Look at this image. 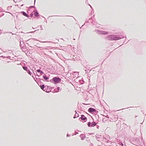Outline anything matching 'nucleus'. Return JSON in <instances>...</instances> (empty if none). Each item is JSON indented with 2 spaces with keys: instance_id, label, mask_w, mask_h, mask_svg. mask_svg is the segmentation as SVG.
I'll list each match as a JSON object with an SVG mask.
<instances>
[{
  "instance_id": "f257e3e1",
  "label": "nucleus",
  "mask_w": 146,
  "mask_h": 146,
  "mask_svg": "<svg viewBox=\"0 0 146 146\" xmlns=\"http://www.w3.org/2000/svg\"><path fill=\"white\" fill-rule=\"evenodd\" d=\"M126 37L124 36L122 34L118 35H111L107 36L106 39L108 40H116L120 39L121 38Z\"/></svg>"
},
{
  "instance_id": "f03ea898",
  "label": "nucleus",
  "mask_w": 146,
  "mask_h": 146,
  "mask_svg": "<svg viewBox=\"0 0 146 146\" xmlns=\"http://www.w3.org/2000/svg\"><path fill=\"white\" fill-rule=\"evenodd\" d=\"M131 143L134 145H140V142L141 141V139L139 137L133 138L130 140Z\"/></svg>"
},
{
  "instance_id": "7ed1b4c3",
  "label": "nucleus",
  "mask_w": 146,
  "mask_h": 146,
  "mask_svg": "<svg viewBox=\"0 0 146 146\" xmlns=\"http://www.w3.org/2000/svg\"><path fill=\"white\" fill-rule=\"evenodd\" d=\"M94 31L97 33L103 35H108L109 34V33L108 32L100 31L97 30H95Z\"/></svg>"
},
{
  "instance_id": "20e7f679",
  "label": "nucleus",
  "mask_w": 146,
  "mask_h": 146,
  "mask_svg": "<svg viewBox=\"0 0 146 146\" xmlns=\"http://www.w3.org/2000/svg\"><path fill=\"white\" fill-rule=\"evenodd\" d=\"M53 81L56 84L60 82L61 80V79L59 77H54L53 79L50 80L51 82Z\"/></svg>"
},
{
  "instance_id": "39448f33",
  "label": "nucleus",
  "mask_w": 146,
  "mask_h": 146,
  "mask_svg": "<svg viewBox=\"0 0 146 146\" xmlns=\"http://www.w3.org/2000/svg\"><path fill=\"white\" fill-rule=\"evenodd\" d=\"M23 68L24 70L26 71L31 76L33 74L31 72L29 69L27 67L23 66Z\"/></svg>"
},
{
  "instance_id": "423d86ee",
  "label": "nucleus",
  "mask_w": 146,
  "mask_h": 146,
  "mask_svg": "<svg viewBox=\"0 0 146 146\" xmlns=\"http://www.w3.org/2000/svg\"><path fill=\"white\" fill-rule=\"evenodd\" d=\"M81 117L79 118V120L84 121V122H86L87 121V118L84 115H81Z\"/></svg>"
},
{
  "instance_id": "0eeeda50",
  "label": "nucleus",
  "mask_w": 146,
  "mask_h": 146,
  "mask_svg": "<svg viewBox=\"0 0 146 146\" xmlns=\"http://www.w3.org/2000/svg\"><path fill=\"white\" fill-rule=\"evenodd\" d=\"M88 111L90 113H93L94 112L96 113L97 111H96L95 109L94 108H90L88 109Z\"/></svg>"
},
{
  "instance_id": "6e6552de",
  "label": "nucleus",
  "mask_w": 146,
  "mask_h": 146,
  "mask_svg": "<svg viewBox=\"0 0 146 146\" xmlns=\"http://www.w3.org/2000/svg\"><path fill=\"white\" fill-rule=\"evenodd\" d=\"M92 23L97 28H98L99 27V24L95 20H93V21H92Z\"/></svg>"
},
{
  "instance_id": "1a4fd4ad",
  "label": "nucleus",
  "mask_w": 146,
  "mask_h": 146,
  "mask_svg": "<svg viewBox=\"0 0 146 146\" xmlns=\"http://www.w3.org/2000/svg\"><path fill=\"white\" fill-rule=\"evenodd\" d=\"M112 118V119H111V120L110 121H113L114 120H115L118 119V117L117 115H113Z\"/></svg>"
},
{
  "instance_id": "9d476101",
  "label": "nucleus",
  "mask_w": 146,
  "mask_h": 146,
  "mask_svg": "<svg viewBox=\"0 0 146 146\" xmlns=\"http://www.w3.org/2000/svg\"><path fill=\"white\" fill-rule=\"evenodd\" d=\"M34 14L35 16L36 17H37L39 16V14L38 12L36 10H35L34 11Z\"/></svg>"
},
{
  "instance_id": "9b49d317",
  "label": "nucleus",
  "mask_w": 146,
  "mask_h": 146,
  "mask_svg": "<svg viewBox=\"0 0 146 146\" xmlns=\"http://www.w3.org/2000/svg\"><path fill=\"white\" fill-rule=\"evenodd\" d=\"M20 46L22 48L25 46V45L23 41H20Z\"/></svg>"
},
{
  "instance_id": "f8f14e48",
  "label": "nucleus",
  "mask_w": 146,
  "mask_h": 146,
  "mask_svg": "<svg viewBox=\"0 0 146 146\" xmlns=\"http://www.w3.org/2000/svg\"><path fill=\"white\" fill-rule=\"evenodd\" d=\"M86 21L85 23L84 24H86L87 23H92V21H93V20L92 19V17H91V18H89L88 20L87 19H86Z\"/></svg>"
},
{
  "instance_id": "ddd939ff",
  "label": "nucleus",
  "mask_w": 146,
  "mask_h": 146,
  "mask_svg": "<svg viewBox=\"0 0 146 146\" xmlns=\"http://www.w3.org/2000/svg\"><path fill=\"white\" fill-rule=\"evenodd\" d=\"M19 13L22 14L24 16L27 17H29V15L24 11H21Z\"/></svg>"
},
{
  "instance_id": "4468645a",
  "label": "nucleus",
  "mask_w": 146,
  "mask_h": 146,
  "mask_svg": "<svg viewBox=\"0 0 146 146\" xmlns=\"http://www.w3.org/2000/svg\"><path fill=\"white\" fill-rule=\"evenodd\" d=\"M80 137H81V139L82 140H84L86 138V136L85 134H82L80 135Z\"/></svg>"
},
{
  "instance_id": "2eb2a0df",
  "label": "nucleus",
  "mask_w": 146,
  "mask_h": 146,
  "mask_svg": "<svg viewBox=\"0 0 146 146\" xmlns=\"http://www.w3.org/2000/svg\"><path fill=\"white\" fill-rule=\"evenodd\" d=\"M36 71L39 73L40 75H42L44 74L43 72L40 69L37 70Z\"/></svg>"
},
{
  "instance_id": "dca6fc26",
  "label": "nucleus",
  "mask_w": 146,
  "mask_h": 146,
  "mask_svg": "<svg viewBox=\"0 0 146 146\" xmlns=\"http://www.w3.org/2000/svg\"><path fill=\"white\" fill-rule=\"evenodd\" d=\"M101 136V135H98L97 134L96 135V138L97 139L98 141H99Z\"/></svg>"
},
{
  "instance_id": "f3484780",
  "label": "nucleus",
  "mask_w": 146,
  "mask_h": 146,
  "mask_svg": "<svg viewBox=\"0 0 146 146\" xmlns=\"http://www.w3.org/2000/svg\"><path fill=\"white\" fill-rule=\"evenodd\" d=\"M75 112H76V113L75 114L74 116L73 117L74 118V119L79 117L78 114L77 113L76 110L75 111Z\"/></svg>"
},
{
  "instance_id": "a211bd4d",
  "label": "nucleus",
  "mask_w": 146,
  "mask_h": 146,
  "mask_svg": "<svg viewBox=\"0 0 146 146\" xmlns=\"http://www.w3.org/2000/svg\"><path fill=\"white\" fill-rule=\"evenodd\" d=\"M96 125V122L93 121L92 123L91 127H94Z\"/></svg>"
},
{
  "instance_id": "6ab92c4d",
  "label": "nucleus",
  "mask_w": 146,
  "mask_h": 146,
  "mask_svg": "<svg viewBox=\"0 0 146 146\" xmlns=\"http://www.w3.org/2000/svg\"><path fill=\"white\" fill-rule=\"evenodd\" d=\"M40 87L41 89L44 91V90L45 89V87L44 85V84H43Z\"/></svg>"
},
{
  "instance_id": "aec40b11",
  "label": "nucleus",
  "mask_w": 146,
  "mask_h": 146,
  "mask_svg": "<svg viewBox=\"0 0 146 146\" xmlns=\"http://www.w3.org/2000/svg\"><path fill=\"white\" fill-rule=\"evenodd\" d=\"M43 78L46 80H47L49 79V78L48 77H46V75L43 76Z\"/></svg>"
},
{
  "instance_id": "412c9836",
  "label": "nucleus",
  "mask_w": 146,
  "mask_h": 146,
  "mask_svg": "<svg viewBox=\"0 0 146 146\" xmlns=\"http://www.w3.org/2000/svg\"><path fill=\"white\" fill-rule=\"evenodd\" d=\"M60 90V88L59 87H58L57 88L55 89V91L56 92H58Z\"/></svg>"
},
{
  "instance_id": "4be33fe9",
  "label": "nucleus",
  "mask_w": 146,
  "mask_h": 146,
  "mask_svg": "<svg viewBox=\"0 0 146 146\" xmlns=\"http://www.w3.org/2000/svg\"><path fill=\"white\" fill-rule=\"evenodd\" d=\"M44 91H45V92L47 93H49L50 92L49 90L48 89H46V86H45V90H44Z\"/></svg>"
},
{
  "instance_id": "5701e85b",
  "label": "nucleus",
  "mask_w": 146,
  "mask_h": 146,
  "mask_svg": "<svg viewBox=\"0 0 146 146\" xmlns=\"http://www.w3.org/2000/svg\"><path fill=\"white\" fill-rule=\"evenodd\" d=\"M118 144V146H123V144L121 142H120Z\"/></svg>"
},
{
  "instance_id": "b1692460",
  "label": "nucleus",
  "mask_w": 146,
  "mask_h": 146,
  "mask_svg": "<svg viewBox=\"0 0 146 146\" xmlns=\"http://www.w3.org/2000/svg\"><path fill=\"white\" fill-rule=\"evenodd\" d=\"M88 125L89 127H91V124L90 122H89L88 123Z\"/></svg>"
},
{
  "instance_id": "393cba45",
  "label": "nucleus",
  "mask_w": 146,
  "mask_h": 146,
  "mask_svg": "<svg viewBox=\"0 0 146 146\" xmlns=\"http://www.w3.org/2000/svg\"><path fill=\"white\" fill-rule=\"evenodd\" d=\"M34 79V80L36 82V80H38V81H40V80H41L39 78H36V79H35V78Z\"/></svg>"
},
{
  "instance_id": "a878e982",
  "label": "nucleus",
  "mask_w": 146,
  "mask_h": 146,
  "mask_svg": "<svg viewBox=\"0 0 146 146\" xmlns=\"http://www.w3.org/2000/svg\"><path fill=\"white\" fill-rule=\"evenodd\" d=\"M36 8L34 6H31L29 7V8L30 9V8Z\"/></svg>"
},
{
  "instance_id": "bb28decb",
  "label": "nucleus",
  "mask_w": 146,
  "mask_h": 146,
  "mask_svg": "<svg viewBox=\"0 0 146 146\" xmlns=\"http://www.w3.org/2000/svg\"><path fill=\"white\" fill-rule=\"evenodd\" d=\"M33 15V13H31L30 14V16L31 17H32Z\"/></svg>"
},
{
  "instance_id": "cd10ccee",
  "label": "nucleus",
  "mask_w": 146,
  "mask_h": 146,
  "mask_svg": "<svg viewBox=\"0 0 146 146\" xmlns=\"http://www.w3.org/2000/svg\"><path fill=\"white\" fill-rule=\"evenodd\" d=\"M3 11V9L2 8H0V12H2Z\"/></svg>"
},
{
  "instance_id": "c85d7f7f",
  "label": "nucleus",
  "mask_w": 146,
  "mask_h": 146,
  "mask_svg": "<svg viewBox=\"0 0 146 146\" xmlns=\"http://www.w3.org/2000/svg\"><path fill=\"white\" fill-rule=\"evenodd\" d=\"M84 82L83 80L80 81V82L81 84H82Z\"/></svg>"
},
{
  "instance_id": "c756f323",
  "label": "nucleus",
  "mask_w": 146,
  "mask_h": 146,
  "mask_svg": "<svg viewBox=\"0 0 146 146\" xmlns=\"http://www.w3.org/2000/svg\"><path fill=\"white\" fill-rule=\"evenodd\" d=\"M12 7V6H9L7 7V8H11Z\"/></svg>"
},
{
  "instance_id": "7c9ffc66",
  "label": "nucleus",
  "mask_w": 146,
  "mask_h": 146,
  "mask_svg": "<svg viewBox=\"0 0 146 146\" xmlns=\"http://www.w3.org/2000/svg\"><path fill=\"white\" fill-rule=\"evenodd\" d=\"M1 57H2L3 58H5L6 57L5 56H1Z\"/></svg>"
},
{
  "instance_id": "2f4dec72",
  "label": "nucleus",
  "mask_w": 146,
  "mask_h": 146,
  "mask_svg": "<svg viewBox=\"0 0 146 146\" xmlns=\"http://www.w3.org/2000/svg\"><path fill=\"white\" fill-rule=\"evenodd\" d=\"M42 42V43H45V42H48V41H42V42Z\"/></svg>"
},
{
  "instance_id": "473e14b6",
  "label": "nucleus",
  "mask_w": 146,
  "mask_h": 146,
  "mask_svg": "<svg viewBox=\"0 0 146 146\" xmlns=\"http://www.w3.org/2000/svg\"><path fill=\"white\" fill-rule=\"evenodd\" d=\"M6 58L10 59L11 58V57L10 56H7Z\"/></svg>"
},
{
  "instance_id": "72a5a7b5",
  "label": "nucleus",
  "mask_w": 146,
  "mask_h": 146,
  "mask_svg": "<svg viewBox=\"0 0 146 146\" xmlns=\"http://www.w3.org/2000/svg\"><path fill=\"white\" fill-rule=\"evenodd\" d=\"M70 136V135H69L68 134H67L66 135L67 137H68Z\"/></svg>"
},
{
  "instance_id": "f704fd0d",
  "label": "nucleus",
  "mask_w": 146,
  "mask_h": 146,
  "mask_svg": "<svg viewBox=\"0 0 146 146\" xmlns=\"http://www.w3.org/2000/svg\"><path fill=\"white\" fill-rule=\"evenodd\" d=\"M75 134H78V132H76V131H75Z\"/></svg>"
},
{
  "instance_id": "c9c22d12",
  "label": "nucleus",
  "mask_w": 146,
  "mask_h": 146,
  "mask_svg": "<svg viewBox=\"0 0 146 146\" xmlns=\"http://www.w3.org/2000/svg\"><path fill=\"white\" fill-rule=\"evenodd\" d=\"M40 28H41V30H43V29H42V26H41H41H40Z\"/></svg>"
},
{
  "instance_id": "e433bc0d",
  "label": "nucleus",
  "mask_w": 146,
  "mask_h": 146,
  "mask_svg": "<svg viewBox=\"0 0 146 146\" xmlns=\"http://www.w3.org/2000/svg\"><path fill=\"white\" fill-rule=\"evenodd\" d=\"M90 146H93V144L91 143V145H90Z\"/></svg>"
},
{
  "instance_id": "4c0bfd02",
  "label": "nucleus",
  "mask_w": 146,
  "mask_h": 146,
  "mask_svg": "<svg viewBox=\"0 0 146 146\" xmlns=\"http://www.w3.org/2000/svg\"><path fill=\"white\" fill-rule=\"evenodd\" d=\"M106 117H107V118H109V116L108 115H107L106 116Z\"/></svg>"
},
{
  "instance_id": "58836bf2",
  "label": "nucleus",
  "mask_w": 146,
  "mask_h": 146,
  "mask_svg": "<svg viewBox=\"0 0 146 146\" xmlns=\"http://www.w3.org/2000/svg\"><path fill=\"white\" fill-rule=\"evenodd\" d=\"M35 1H36V0H35V1H34V5H35Z\"/></svg>"
},
{
  "instance_id": "ea45409f",
  "label": "nucleus",
  "mask_w": 146,
  "mask_h": 146,
  "mask_svg": "<svg viewBox=\"0 0 146 146\" xmlns=\"http://www.w3.org/2000/svg\"><path fill=\"white\" fill-rule=\"evenodd\" d=\"M23 5H23V4H22V5L21 6V7H22V6H23Z\"/></svg>"
},
{
  "instance_id": "a19ab883",
  "label": "nucleus",
  "mask_w": 146,
  "mask_h": 146,
  "mask_svg": "<svg viewBox=\"0 0 146 146\" xmlns=\"http://www.w3.org/2000/svg\"><path fill=\"white\" fill-rule=\"evenodd\" d=\"M42 17H43V18H44V19H45V20H46V19H45V18H44V17H43V16H42Z\"/></svg>"
},
{
  "instance_id": "79ce46f5",
  "label": "nucleus",
  "mask_w": 146,
  "mask_h": 146,
  "mask_svg": "<svg viewBox=\"0 0 146 146\" xmlns=\"http://www.w3.org/2000/svg\"><path fill=\"white\" fill-rule=\"evenodd\" d=\"M31 76L34 79L35 78L34 77V76L33 75H31Z\"/></svg>"
},
{
  "instance_id": "37998d69",
  "label": "nucleus",
  "mask_w": 146,
  "mask_h": 146,
  "mask_svg": "<svg viewBox=\"0 0 146 146\" xmlns=\"http://www.w3.org/2000/svg\"><path fill=\"white\" fill-rule=\"evenodd\" d=\"M90 5V7L91 8H92V6H91L90 5Z\"/></svg>"
},
{
  "instance_id": "c03bdc74",
  "label": "nucleus",
  "mask_w": 146,
  "mask_h": 146,
  "mask_svg": "<svg viewBox=\"0 0 146 146\" xmlns=\"http://www.w3.org/2000/svg\"><path fill=\"white\" fill-rule=\"evenodd\" d=\"M13 0V1H14L15 3H16V2H15V1L14 0Z\"/></svg>"
},
{
  "instance_id": "a18cd8bd",
  "label": "nucleus",
  "mask_w": 146,
  "mask_h": 146,
  "mask_svg": "<svg viewBox=\"0 0 146 146\" xmlns=\"http://www.w3.org/2000/svg\"><path fill=\"white\" fill-rule=\"evenodd\" d=\"M85 71H86V73L87 72V71L86 70H85Z\"/></svg>"
},
{
  "instance_id": "49530a36",
  "label": "nucleus",
  "mask_w": 146,
  "mask_h": 146,
  "mask_svg": "<svg viewBox=\"0 0 146 146\" xmlns=\"http://www.w3.org/2000/svg\"><path fill=\"white\" fill-rule=\"evenodd\" d=\"M85 71H86V73L87 72V71L86 70H85Z\"/></svg>"
},
{
  "instance_id": "de8ad7c7",
  "label": "nucleus",
  "mask_w": 146,
  "mask_h": 146,
  "mask_svg": "<svg viewBox=\"0 0 146 146\" xmlns=\"http://www.w3.org/2000/svg\"><path fill=\"white\" fill-rule=\"evenodd\" d=\"M33 39L35 40H36L35 38H33Z\"/></svg>"
},
{
  "instance_id": "09e8293b",
  "label": "nucleus",
  "mask_w": 146,
  "mask_h": 146,
  "mask_svg": "<svg viewBox=\"0 0 146 146\" xmlns=\"http://www.w3.org/2000/svg\"><path fill=\"white\" fill-rule=\"evenodd\" d=\"M37 75V76H38V77H39V76H39V75Z\"/></svg>"
},
{
  "instance_id": "8fccbe9b",
  "label": "nucleus",
  "mask_w": 146,
  "mask_h": 146,
  "mask_svg": "<svg viewBox=\"0 0 146 146\" xmlns=\"http://www.w3.org/2000/svg\"><path fill=\"white\" fill-rule=\"evenodd\" d=\"M1 53H0V55H1Z\"/></svg>"
},
{
  "instance_id": "3c124183",
  "label": "nucleus",
  "mask_w": 146,
  "mask_h": 146,
  "mask_svg": "<svg viewBox=\"0 0 146 146\" xmlns=\"http://www.w3.org/2000/svg\"><path fill=\"white\" fill-rule=\"evenodd\" d=\"M34 73V74H35V72H33Z\"/></svg>"
},
{
  "instance_id": "603ef678",
  "label": "nucleus",
  "mask_w": 146,
  "mask_h": 146,
  "mask_svg": "<svg viewBox=\"0 0 146 146\" xmlns=\"http://www.w3.org/2000/svg\"><path fill=\"white\" fill-rule=\"evenodd\" d=\"M98 127H99V126H98L97 127V128H98Z\"/></svg>"
},
{
  "instance_id": "864d4df0",
  "label": "nucleus",
  "mask_w": 146,
  "mask_h": 146,
  "mask_svg": "<svg viewBox=\"0 0 146 146\" xmlns=\"http://www.w3.org/2000/svg\"><path fill=\"white\" fill-rule=\"evenodd\" d=\"M7 62H9V61H7Z\"/></svg>"
},
{
  "instance_id": "5fc2aeb1",
  "label": "nucleus",
  "mask_w": 146,
  "mask_h": 146,
  "mask_svg": "<svg viewBox=\"0 0 146 146\" xmlns=\"http://www.w3.org/2000/svg\"><path fill=\"white\" fill-rule=\"evenodd\" d=\"M83 26V25H82V26L81 27H82V26Z\"/></svg>"
},
{
  "instance_id": "6e6d98bb",
  "label": "nucleus",
  "mask_w": 146,
  "mask_h": 146,
  "mask_svg": "<svg viewBox=\"0 0 146 146\" xmlns=\"http://www.w3.org/2000/svg\"><path fill=\"white\" fill-rule=\"evenodd\" d=\"M19 64H17V65H19Z\"/></svg>"
},
{
  "instance_id": "4d7b16f0",
  "label": "nucleus",
  "mask_w": 146,
  "mask_h": 146,
  "mask_svg": "<svg viewBox=\"0 0 146 146\" xmlns=\"http://www.w3.org/2000/svg\"><path fill=\"white\" fill-rule=\"evenodd\" d=\"M33 32H31V33H33Z\"/></svg>"
},
{
  "instance_id": "13d9d810",
  "label": "nucleus",
  "mask_w": 146,
  "mask_h": 146,
  "mask_svg": "<svg viewBox=\"0 0 146 146\" xmlns=\"http://www.w3.org/2000/svg\"><path fill=\"white\" fill-rule=\"evenodd\" d=\"M0 49H1V50H2L1 48H0Z\"/></svg>"
}]
</instances>
